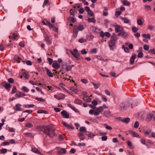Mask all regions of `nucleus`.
Wrapping results in <instances>:
<instances>
[{
  "mask_svg": "<svg viewBox=\"0 0 155 155\" xmlns=\"http://www.w3.org/2000/svg\"><path fill=\"white\" fill-rule=\"evenodd\" d=\"M89 120L93 122L96 123H98V121L95 119L91 118L89 119Z\"/></svg>",
  "mask_w": 155,
  "mask_h": 155,
  "instance_id": "864d4df0",
  "label": "nucleus"
},
{
  "mask_svg": "<svg viewBox=\"0 0 155 155\" xmlns=\"http://www.w3.org/2000/svg\"><path fill=\"white\" fill-rule=\"evenodd\" d=\"M137 56L139 58H142L143 56V54L142 52H140L138 54Z\"/></svg>",
  "mask_w": 155,
  "mask_h": 155,
  "instance_id": "774afa93",
  "label": "nucleus"
},
{
  "mask_svg": "<svg viewBox=\"0 0 155 155\" xmlns=\"http://www.w3.org/2000/svg\"><path fill=\"white\" fill-rule=\"evenodd\" d=\"M87 21L89 22L95 23L96 20L94 18H89L87 19Z\"/></svg>",
  "mask_w": 155,
  "mask_h": 155,
  "instance_id": "7c9ffc66",
  "label": "nucleus"
},
{
  "mask_svg": "<svg viewBox=\"0 0 155 155\" xmlns=\"http://www.w3.org/2000/svg\"><path fill=\"white\" fill-rule=\"evenodd\" d=\"M68 129H73L74 128V127L71 124H68L67 127Z\"/></svg>",
  "mask_w": 155,
  "mask_h": 155,
  "instance_id": "603ef678",
  "label": "nucleus"
},
{
  "mask_svg": "<svg viewBox=\"0 0 155 155\" xmlns=\"http://www.w3.org/2000/svg\"><path fill=\"white\" fill-rule=\"evenodd\" d=\"M37 129L50 137L52 138L56 135L55 129L49 126H39L38 127Z\"/></svg>",
  "mask_w": 155,
  "mask_h": 155,
  "instance_id": "f257e3e1",
  "label": "nucleus"
},
{
  "mask_svg": "<svg viewBox=\"0 0 155 155\" xmlns=\"http://www.w3.org/2000/svg\"><path fill=\"white\" fill-rule=\"evenodd\" d=\"M15 61H17L18 63H20V61H22V59L18 57L15 58Z\"/></svg>",
  "mask_w": 155,
  "mask_h": 155,
  "instance_id": "680f3d73",
  "label": "nucleus"
},
{
  "mask_svg": "<svg viewBox=\"0 0 155 155\" xmlns=\"http://www.w3.org/2000/svg\"><path fill=\"white\" fill-rule=\"evenodd\" d=\"M103 110V108L102 107H100L96 108L94 110V114L96 116L99 115L100 113H101Z\"/></svg>",
  "mask_w": 155,
  "mask_h": 155,
  "instance_id": "39448f33",
  "label": "nucleus"
},
{
  "mask_svg": "<svg viewBox=\"0 0 155 155\" xmlns=\"http://www.w3.org/2000/svg\"><path fill=\"white\" fill-rule=\"evenodd\" d=\"M35 99L40 102H44L45 101V99L41 97L39 98L38 97H35Z\"/></svg>",
  "mask_w": 155,
  "mask_h": 155,
  "instance_id": "58836bf2",
  "label": "nucleus"
},
{
  "mask_svg": "<svg viewBox=\"0 0 155 155\" xmlns=\"http://www.w3.org/2000/svg\"><path fill=\"white\" fill-rule=\"evenodd\" d=\"M144 8L146 11L150 10L151 8L150 6L148 5H146L144 6Z\"/></svg>",
  "mask_w": 155,
  "mask_h": 155,
  "instance_id": "4c0bfd02",
  "label": "nucleus"
},
{
  "mask_svg": "<svg viewBox=\"0 0 155 155\" xmlns=\"http://www.w3.org/2000/svg\"><path fill=\"white\" fill-rule=\"evenodd\" d=\"M9 144L10 142H5L2 143L1 144V146L8 145Z\"/></svg>",
  "mask_w": 155,
  "mask_h": 155,
  "instance_id": "09e8293b",
  "label": "nucleus"
},
{
  "mask_svg": "<svg viewBox=\"0 0 155 155\" xmlns=\"http://www.w3.org/2000/svg\"><path fill=\"white\" fill-rule=\"evenodd\" d=\"M108 14L107 10L106 8H105L103 12V15L104 16H106Z\"/></svg>",
  "mask_w": 155,
  "mask_h": 155,
  "instance_id": "a18cd8bd",
  "label": "nucleus"
},
{
  "mask_svg": "<svg viewBox=\"0 0 155 155\" xmlns=\"http://www.w3.org/2000/svg\"><path fill=\"white\" fill-rule=\"evenodd\" d=\"M74 103L78 104L81 105L82 103V101L80 99H76L74 100Z\"/></svg>",
  "mask_w": 155,
  "mask_h": 155,
  "instance_id": "412c9836",
  "label": "nucleus"
},
{
  "mask_svg": "<svg viewBox=\"0 0 155 155\" xmlns=\"http://www.w3.org/2000/svg\"><path fill=\"white\" fill-rule=\"evenodd\" d=\"M132 30L134 32L136 33L137 31L138 28L135 26H134L132 28Z\"/></svg>",
  "mask_w": 155,
  "mask_h": 155,
  "instance_id": "37998d69",
  "label": "nucleus"
},
{
  "mask_svg": "<svg viewBox=\"0 0 155 155\" xmlns=\"http://www.w3.org/2000/svg\"><path fill=\"white\" fill-rule=\"evenodd\" d=\"M81 81L84 84L87 83L88 82V80L85 79H81Z\"/></svg>",
  "mask_w": 155,
  "mask_h": 155,
  "instance_id": "0e129e2a",
  "label": "nucleus"
},
{
  "mask_svg": "<svg viewBox=\"0 0 155 155\" xmlns=\"http://www.w3.org/2000/svg\"><path fill=\"white\" fill-rule=\"evenodd\" d=\"M83 100L86 101L88 102H90L91 101V99L88 97L86 96L83 97Z\"/></svg>",
  "mask_w": 155,
  "mask_h": 155,
  "instance_id": "393cba45",
  "label": "nucleus"
},
{
  "mask_svg": "<svg viewBox=\"0 0 155 155\" xmlns=\"http://www.w3.org/2000/svg\"><path fill=\"white\" fill-rule=\"evenodd\" d=\"M74 11H75V10L74 11L72 9H71L69 11L70 15H71L74 16L75 15V13L74 12Z\"/></svg>",
  "mask_w": 155,
  "mask_h": 155,
  "instance_id": "de8ad7c7",
  "label": "nucleus"
},
{
  "mask_svg": "<svg viewBox=\"0 0 155 155\" xmlns=\"http://www.w3.org/2000/svg\"><path fill=\"white\" fill-rule=\"evenodd\" d=\"M86 41V40L84 38H80L78 40V42L82 43Z\"/></svg>",
  "mask_w": 155,
  "mask_h": 155,
  "instance_id": "6e6d98bb",
  "label": "nucleus"
},
{
  "mask_svg": "<svg viewBox=\"0 0 155 155\" xmlns=\"http://www.w3.org/2000/svg\"><path fill=\"white\" fill-rule=\"evenodd\" d=\"M72 54L77 60H79V53L76 49H73V52L72 53Z\"/></svg>",
  "mask_w": 155,
  "mask_h": 155,
  "instance_id": "0eeeda50",
  "label": "nucleus"
},
{
  "mask_svg": "<svg viewBox=\"0 0 155 155\" xmlns=\"http://www.w3.org/2000/svg\"><path fill=\"white\" fill-rule=\"evenodd\" d=\"M155 51V50L154 49H150L149 51V52L152 54H155V52L154 51Z\"/></svg>",
  "mask_w": 155,
  "mask_h": 155,
  "instance_id": "338daca9",
  "label": "nucleus"
},
{
  "mask_svg": "<svg viewBox=\"0 0 155 155\" xmlns=\"http://www.w3.org/2000/svg\"><path fill=\"white\" fill-rule=\"evenodd\" d=\"M15 96L17 97H22L21 92L20 91H18V93L15 94Z\"/></svg>",
  "mask_w": 155,
  "mask_h": 155,
  "instance_id": "c03bdc74",
  "label": "nucleus"
},
{
  "mask_svg": "<svg viewBox=\"0 0 155 155\" xmlns=\"http://www.w3.org/2000/svg\"><path fill=\"white\" fill-rule=\"evenodd\" d=\"M86 38L87 41H91L94 38V36L91 34L87 35L86 37Z\"/></svg>",
  "mask_w": 155,
  "mask_h": 155,
  "instance_id": "aec40b11",
  "label": "nucleus"
},
{
  "mask_svg": "<svg viewBox=\"0 0 155 155\" xmlns=\"http://www.w3.org/2000/svg\"><path fill=\"white\" fill-rule=\"evenodd\" d=\"M116 41V37L114 35H112L110 39L108 41L109 46L110 50H113L115 47V42Z\"/></svg>",
  "mask_w": 155,
  "mask_h": 155,
  "instance_id": "f03ea898",
  "label": "nucleus"
},
{
  "mask_svg": "<svg viewBox=\"0 0 155 155\" xmlns=\"http://www.w3.org/2000/svg\"><path fill=\"white\" fill-rule=\"evenodd\" d=\"M92 84L93 85L94 88L95 89H97L101 85V84L100 83L98 84H95L94 83H92Z\"/></svg>",
  "mask_w": 155,
  "mask_h": 155,
  "instance_id": "2f4dec72",
  "label": "nucleus"
},
{
  "mask_svg": "<svg viewBox=\"0 0 155 155\" xmlns=\"http://www.w3.org/2000/svg\"><path fill=\"white\" fill-rule=\"evenodd\" d=\"M130 119L129 118L127 117L121 120V121L126 123H127L130 122Z\"/></svg>",
  "mask_w": 155,
  "mask_h": 155,
  "instance_id": "bb28decb",
  "label": "nucleus"
},
{
  "mask_svg": "<svg viewBox=\"0 0 155 155\" xmlns=\"http://www.w3.org/2000/svg\"><path fill=\"white\" fill-rule=\"evenodd\" d=\"M47 74L50 77H53V74L51 72L49 69H47L46 71Z\"/></svg>",
  "mask_w": 155,
  "mask_h": 155,
  "instance_id": "cd10ccee",
  "label": "nucleus"
},
{
  "mask_svg": "<svg viewBox=\"0 0 155 155\" xmlns=\"http://www.w3.org/2000/svg\"><path fill=\"white\" fill-rule=\"evenodd\" d=\"M21 106V105L20 104H17L14 107V109L17 111H22L23 109L20 107Z\"/></svg>",
  "mask_w": 155,
  "mask_h": 155,
  "instance_id": "4468645a",
  "label": "nucleus"
},
{
  "mask_svg": "<svg viewBox=\"0 0 155 155\" xmlns=\"http://www.w3.org/2000/svg\"><path fill=\"white\" fill-rule=\"evenodd\" d=\"M73 36L74 38H76L77 37L78 33V31L77 27V25H74L73 29Z\"/></svg>",
  "mask_w": 155,
  "mask_h": 155,
  "instance_id": "6e6552de",
  "label": "nucleus"
},
{
  "mask_svg": "<svg viewBox=\"0 0 155 155\" xmlns=\"http://www.w3.org/2000/svg\"><path fill=\"white\" fill-rule=\"evenodd\" d=\"M127 35V34L125 31H124V29L122 30L120 33L117 34V36H121L122 37H125Z\"/></svg>",
  "mask_w": 155,
  "mask_h": 155,
  "instance_id": "9b49d317",
  "label": "nucleus"
},
{
  "mask_svg": "<svg viewBox=\"0 0 155 155\" xmlns=\"http://www.w3.org/2000/svg\"><path fill=\"white\" fill-rule=\"evenodd\" d=\"M130 103L129 102L121 103L119 105L120 110H127L130 107Z\"/></svg>",
  "mask_w": 155,
  "mask_h": 155,
  "instance_id": "7ed1b4c3",
  "label": "nucleus"
},
{
  "mask_svg": "<svg viewBox=\"0 0 155 155\" xmlns=\"http://www.w3.org/2000/svg\"><path fill=\"white\" fill-rule=\"evenodd\" d=\"M37 113L38 114L44 113L46 114L47 113V111L44 110H38Z\"/></svg>",
  "mask_w": 155,
  "mask_h": 155,
  "instance_id": "72a5a7b5",
  "label": "nucleus"
},
{
  "mask_svg": "<svg viewBox=\"0 0 155 155\" xmlns=\"http://www.w3.org/2000/svg\"><path fill=\"white\" fill-rule=\"evenodd\" d=\"M45 40L48 44L50 45L51 44V42L50 40L49 37L48 36H46L45 38Z\"/></svg>",
  "mask_w": 155,
  "mask_h": 155,
  "instance_id": "c756f323",
  "label": "nucleus"
},
{
  "mask_svg": "<svg viewBox=\"0 0 155 155\" xmlns=\"http://www.w3.org/2000/svg\"><path fill=\"white\" fill-rule=\"evenodd\" d=\"M21 89L23 91L25 92H28L29 91L28 88L25 86L23 87Z\"/></svg>",
  "mask_w": 155,
  "mask_h": 155,
  "instance_id": "f704fd0d",
  "label": "nucleus"
},
{
  "mask_svg": "<svg viewBox=\"0 0 155 155\" xmlns=\"http://www.w3.org/2000/svg\"><path fill=\"white\" fill-rule=\"evenodd\" d=\"M17 35L15 33H13V34L12 36L11 37H11L10 36H9V38L10 39L12 38L13 39H14L15 40V39L17 37Z\"/></svg>",
  "mask_w": 155,
  "mask_h": 155,
  "instance_id": "8fccbe9b",
  "label": "nucleus"
},
{
  "mask_svg": "<svg viewBox=\"0 0 155 155\" xmlns=\"http://www.w3.org/2000/svg\"><path fill=\"white\" fill-rule=\"evenodd\" d=\"M34 106V105L33 104H27L24 105V106L27 108L32 107Z\"/></svg>",
  "mask_w": 155,
  "mask_h": 155,
  "instance_id": "13d9d810",
  "label": "nucleus"
},
{
  "mask_svg": "<svg viewBox=\"0 0 155 155\" xmlns=\"http://www.w3.org/2000/svg\"><path fill=\"white\" fill-rule=\"evenodd\" d=\"M74 66V65H68L66 67V70L67 71H69L71 70V68Z\"/></svg>",
  "mask_w": 155,
  "mask_h": 155,
  "instance_id": "c9c22d12",
  "label": "nucleus"
},
{
  "mask_svg": "<svg viewBox=\"0 0 155 155\" xmlns=\"http://www.w3.org/2000/svg\"><path fill=\"white\" fill-rule=\"evenodd\" d=\"M31 150L33 152L36 153H37L39 155H43V154L36 148H32Z\"/></svg>",
  "mask_w": 155,
  "mask_h": 155,
  "instance_id": "6ab92c4d",
  "label": "nucleus"
},
{
  "mask_svg": "<svg viewBox=\"0 0 155 155\" xmlns=\"http://www.w3.org/2000/svg\"><path fill=\"white\" fill-rule=\"evenodd\" d=\"M66 153V150L64 148H61L57 152V153L59 155H61L62 154H64Z\"/></svg>",
  "mask_w": 155,
  "mask_h": 155,
  "instance_id": "2eb2a0df",
  "label": "nucleus"
},
{
  "mask_svg": "<svg viewBox=\"0 0 155 155\" xmlns=\"http://www.w3.org/2000/svg\"><path fill=\"white\" fill-rule=\"evenodd\" d=\"M142 35L143 37L145 38H147L149 39L150 38V34H142Z\"/></svg>",
  "mask_w": 155,
  "mask_h": 155,
  "instance_id": "473e14b6",
  "label": "nucleus"
},
{
  "mask_svg": "<svg viewBox=\"0 0 155 155\" xmlns=\"http://www.w3.org/2000/svg\"><path fill=\"white\" fill-rule=\"evenodd\" d=\"M121 19L122 20L124 21V23L130 24V21L128 18L126 17H122L121 18Z\"/></svg>",
  "mask_w": 155,
  "mask_h": 155,
  "instance_id": "b1692460",
  "label": "nucleus"
},
{
  "mask_svg": "<svg viewBox=\"0 0 155 155\" xmlns=\"http://www.w3.org/2000/svg\"><path fill=\"white\" fill-rule=\"evenodd\" d=\"M25 126L29 128H32L33 127V125L30 123H28L26 124Z\"/></svg>",
  "mask_w": 155,
  "mask_h": 155,
  "instance_id": "79ce46f5",
  "label": "nucleus"
},
{
  "mask_svg": "<svg viewBox=\"0 0 155 155\" xmlns=\"http://www.w3.org/2000/svg\"><path fill=\"white\" fill-rule=\"evenodd\" d=\"M52 67L55 69H57L60 68V64L57 61H54Z\"/></svg>",
  "mask_w": 155,
  "mask_h": 155,
  "instance_id": "ddd939ff",
  "label": "nucleus"
},
{
  "mask_svg": "<svg viewBox=\"0 0 155 155\" xmlns=\"http://www.w3.org/2000/svg\"><path fill=\"white\" fill-rule=\"evenodd\" d=\"M128 133L130 134H131L132 136L134 137H137L139 136L138 134L135 131L132 130H129Z\"/></svg>",
  "mask_w": 155,
  "mask_h": 155,
  "instance_id": "dca6fc26",
  "label": "nucleus"
},
{
  "mask_svg": "<svg viewBox=\"0 0 155 155\" xmlns=\"http://www.w3.org/2000/svg\"><path fill=\"white\" fill-rule=\"evenodd\" d=\"M115 27V31L117 33L120 32L122 30H123V28L120 25H116Z\"/></svg>",
  "mask_w": 155,
  "mask_h": 155,
  "instance_id": "9d476101",
  "label": "nucleus"
},
{
  "mask_svg": "<svg viewBox=\"0 0 155 155\" xmlns=\"http://www.w3.org/2000/svg\"><path fill=\"white\" fill-rule=\"evenodd\" d=\"M47 60L49 62V64L50 65L53 62V60L50 58H48Z\"/></svg>",
  "mask_w": 155,
  "mask_h": 155,
  "instance_id": "052dcab7",
  "label": "nucleus"
},
{
  "mask_svg": "<svg viewBox=\"0 0 155 155\" xmlns=\"http://www.w3.org/2000/svg\"><path fill=\"white\" fill-rule=\"evenodd\" d=\"M91 29L92 31L95 32H98L100 31V30L98 28L95 26H91Z\"/></svg>",
  "mask_w": 155,
  "mask_h": 155,
  "instance_id": "a211bd4d",
  "label": "nucleus"
},
{
  "mask_svg": "<svg viewBox=\"0 0 155 155\" xmlns=\"http://www.w3.org/2000/svg\"><path fill=\"white\" fill-rule=\"evenodd\" d=\"M77 27L78 31H81L83 30L84 28L83 26L81 25H79L78 26L77 25Z\"/></svg>",
  "mask_w": 155,
  "mask_h": 155,
  "instance_id": "c85d7f7f",
  "label": "nucleus"
},
{
  "mask_svg": "<svg viewBox=\"0 0 155 155\" xmlns=\"http://www.w3.org/2000/svg\"><path fill=\"white\" fill-rule=\"evenodd\" d=\"M69 18L71 19V22L74 23L76 21V20L73 17H69Z\"/></svg>",
  "mask_w": 155,
  "mask_h": 155,
  "instance_id": "49530a36",
  "label": "nucleus"
},
{
  "mask_svg": "<svg viewBox=\"0 0 155 155\" xmlns=\"http://www.w3.org/2000/svg\"><path fill=\"white\" fill-rule=\"evenodd\" d=\"M80 131L81 132H84V133L86 134V132H87L86 131V129L85 127H81L80 128Z\"/></svg>",
  "mask_w": 155,
  "mask_h": 155,
  "instance_id": "e433bc0d",
  "label": "nucleus"
},
{
  "mask_svg": "<svg viewBox=\"0 0 155 155\" xmlns=\"http://www.w3.org/2000/svg\"><path fill=\"white\" fill-rule=\"evenodd\" d=\"M123 4L126 6H129L130 5V3L126 0H124L123 2Z\"/></svg>",
  "mask_w": 155,
  "mask_h": 155,
  "instance_id": "ea45409f",
  "label": "nucleus"
},
{
  "mask_svg": "<svg viewBox=\"0 0 155 155\" xmlns=\"http://www.w3.org/2000/svg\"><path fill=\"white\" fill-rule=\"evenodd\" d=\"M62 116L64 118H68L69 117V114L66 111L63 110L61 113Z\"/></svg>",
  "mask_w": 155,
  "mask_h": 155,
  "instance_id": "1a4fd4ad",
  "label": "nucleus"
},
{
  "mask_svg": "<svg viewBox=\"0 0 155 155\" xmlns=\"http://www.w3.org/2000/svg\"><path fill=\"white\" fill-rule=\"evenodd\" d=\"M104 125L105 126L106 128L107 129L110 130L112 129V128L110 126L107 125L106 124H104Z\"/></svg>",
  "mask_w": 155,
  "mask_h": 155,
  "instance_id": "5fc2aeb1",
  "label": "nucleus"
},
{
  "mask_svg": "<svg viewBox=\"0 0 155 155\" xmlns=\"http://www.w3.org/2000/svg\"><path fill=\"white\" fill-rule=\"evenodd\" d=\"M100 35L102 37H104L105 36L108 38H109L111 35L110 33L108 32L104 33L103 31H101L100 32Z\"/></svg>",
  "mask_w": 155,
  "mask_h": 155,
  "instance_id": "f8f14e48",
  "label": "nucleus"
},
{
  "mask_svg": "<svg viewBox=\"0 0 155 155\" xmlns=\"http://www.w3.org/2000/svg\"><path fill=\"white\" fill-rule=\"evenodd\" d=\"M149 46L147 45H145L143 46V48L145 50L147 51L149 49Z\"/></svg>",
  "mask_w": 155,
  "mask_h": 155,
  "instance_id": "69168bd1",
  "label": "nucleus"
},
{
  "mask_svg": "<svg viewBox=\"0 0 155 155\" xmlns=\"http://www.w3.org/2000/svg\"><path fill=\"white\" fill-rule=\"evenodd\" d=\"M85 134L91 138H93L94 136V135L92 133L89 132H86Z\"/></svg>",
  "mask_w": 155,
  "mask_h": 155,
  "instance_id": "a878e982",
  "label": "nucleus"
},
{
  "mask_svg": "<svg viewBox=\"0 0 155 155\" xmlns=\"http://www.w3.org/2000/svg\"><path fill=\"white\" fill-rule=\"evenodd\" d=\"M137 24L140 25H143V22L142 21L141 19H138L137 21Z\"/></svg>",
  "mask_w": 155,
  "mask_h": 155,
  "instance_id": "3c124183",
  "label": "nucleus"
},
{
  "mask_svg": "<svg viewBox=\"0 0 155 155\" xmlns=\"http://www.w3.org/2000/svg\"><path fill=\"white\" fill-rule=\"evenodd\" d=\"M68 106L70 107L71 109H72L73 110H74L75 112L76 113H78L79 112V111L78 110L76 109L75 107L74 106H73L72 105H71V104H68Z\"/></svg>",
  "mask_w": 155,
  "mask_h": 155,
  "instance_id": "5701e85b",
  "label": "nucleus"
},
{
  "mask_svg": "<svg viewBox=\"0 0 155 155\" xmlns=\"http://www.w3.org/2000/svg\"><path fill=\"white\" fill-rule=\"evenodd\" d=\"M136 55L134 54L133 55L130 59V63L131 64H132L134 63V60L136 58Z\"/></svg>",
  "mask_w": 155,
  "mask_h": 155,
  "instance_id": "f3484780",
  "label": "nucleus"
},
{
  "mask_svg": "<svg viewBox=\"0 0 155 155\" xmlns=\"http://www.w3.org/2000/svg\"><path fill=\"white\" fill-rule=\"evenodd\" d=\"M24 134L26 137H31L32 136L31 134L30 133H25Z\"/></svg>",
  "mask_w": 155,
  "mask_h": 155,
  "instance_id": "a19ab883",
  "label": "nucleus"
},
{
  "mask_svg": "<svg viewBox=\"0 0 155 155\" xmlns=\"http://www.w3.org/2000/svg\"><path fill=\"white\" fill-rule=\"evenodd\" d=\"M139 123L138 121H136L134 124V127L135 128H137L139 126Z\"/></svg>",
  "mask_w": 155,
  "mask_h": 155,
  "instance_id": "bf43d9fd",
  "label": "nucleus"
},
{
  "mask_svg": "<svg viewBox=\"0 0 155 155\" xmlns=\"http://www.w3.org/2000/svg\"><path fill=\"white\" fill-rule=\"evenodd\" d=\"M22 76L26 78H28L29 77L28 75L25 73H24L22 74Z\"/></svg>",
  "mask_w": 155,
  "mask_h": 155,
  "instance_id": "e2e57ef3",
  "label": "nucleus"
},
{
  "mask_svg": "<svg viewBox=\"0 0 155 155\" xmlns=\"http://www.w3.org/2000/svg\"><path fill=\"white\" fill-rule=\"evenodd\" d=\"M1 85L4 87L8 91L10 90L11 85L9 83L6 82H3L1 83Z\"/></svg>",
  "mask_w": 155,
  "mask_h": 155,
  "instance_id": "423d86ee",
  "label": "nucleus"
},
{
  "mask_svg": "<svg viewBox=\"0 0 155 155\" xmlns=\"http://www.w3.org/2000/svg\"><path fill=\"white\" fill-rule=\"evenodd\" d=\"M45 21H47V25L49 26V28L53 29L54 28V27H55V26H54L53 25L51 24L49 21H48L47 20L44 21V22Z\"/></svg>",
  "mask_w": 155,
  "mask_h": 155,
  "instance_id": "4be33fe9",
  "label": "nucleus"
},
{
  "mask_svg": "<svg viewBox=\"0 0 155 155\" xmlns=\"http://www.w3.org/2000/svg\"><path fill=\"white\" fill-rule=\"evenodd\" d=\"M87 14L91 16H93L94 15V13L91 10H90L87 12Z\"/></svg>",
  "mask_w": 155,
  "mask_h": 155,
  "instance_id": "4d7b16f0",
  "label": "nucleus"
},
{
  "mask_svg": "<svg viewBox=\"0 0 155 155\" xmlns=\"http://www.w3.org/2000/svg\"><path fill=\"white\" fill-rule=\"evenodd\" d=\"M154 112L147 113L145 117V121L147 122H150L154 115Z\"/></svg>",
  "mask_w": 155,
  "mask_h": 155,
  "instance_id": "20e7f679",
  "label": "nucleus"
}]
</instances>
